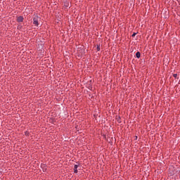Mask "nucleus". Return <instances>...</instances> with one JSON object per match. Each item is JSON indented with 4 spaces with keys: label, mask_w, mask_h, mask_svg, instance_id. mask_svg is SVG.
<instances>
[{
    "label": "nucleus",
    "mask_w": 180,
    "mask_h": 180,
    "mask_svg": "<svg viewBox=\"0 0 180 180\" xmlns=\"http://www.w3.org/2000/svg\"><path fill=\"white\" fill-rule=\"evenodd\" d=\"M33 25H35V26H39V17L34 18Z\"/></svg>",
    "instance_id": "1"
},
{
    "label": "nucleus",
    "mask_w": 180,
    "mask_h": 180,
    "mask_svg": "<svg viewBox=\"0 0 180 180\" xmlns=\"http://www.w3.org/2000/svg\"><path fill=\"white\" fill-rule=\"evenodd\" d=\"M134 36H136V33H134V34H132V37H134Z\"/></svg>",
    "instance_id": "7"
},
{
    "label": "nucleus",
    "mask_w": 180,
    "mask_h": 180,
    "mask_svg": "<svg viewBox=\"0 0 180 180\" xmlns=\"http://www.w3.org/2000/svg\"><path fill=\"white\" fill-rule=\"evenodd\" d=\"M101 51V46H97V51Z\"/></svg>",
    "instance_id": "5"
},
{
    "label": "nucleus",
    "mask_w": 180,
    "mask_h": 180,
    "mask_svg": "<svg viewBox=\"0 0 180 180\" xmlns=\"http://www.w3.org/2000/svg\"><path fill=\"white\" fill-rule=\"evenodd\" d=\"M17 21L18 22H23V17H22V16L18 17Z\"/></svg>",
    "instance_id": "2"
},
{
    "label": "nucleus",
    "mask_w": 180,
    "mask_h": 180,
    "mask_svg": "<svg viewBox=\"0 0 180 180\" xmlns=\"http://www.w3.org/2000/svg\"><path fill=\"white\" fill-rule=\"evenodd\" d=\"M136 58H140V56H141L140 52H137V53H136Z\"/></svg>",
    "instance_id": "4"
},
{
    "label": "nucleus",
    "mask_w": 180,
    "mask_h": 180,
    "mask_svg": "<svg viewBox=\"0 0 180 180\" xmlns=\"http://www.w3.org/2000/svg\"><path fill=\"white\" fill-rule=\"evenodd\" d=\"M173 77H174V78H176V77H178V75L177 74H174Z\"/></svg>",
    "instance_id": "6"
},
{
    "label": "nucleus",
    "mask_w": 180,
    "mask_h": 180,
    "mask_svg": "<svg viewBox=\"0 0 180 180\" xmlns=\"http://www.w3.org/2000/svg\"><path fill=\"white\" fill-rule=\"evenodd\" d=\"M77 168H78V165H75V168H74L75 174H77V172H78Z\"/></svg>",
    "instance_id": "3"
}]
</instances>
